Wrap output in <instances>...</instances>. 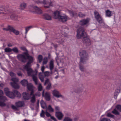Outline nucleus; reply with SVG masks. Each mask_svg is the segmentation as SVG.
Wrapping results in <instances>:
<instances>
[{"label":"nucleus","instance_id":"1","mask_svg":"<svg viewBox=\"0 0 121 121\" xmlns=\"http://www.w3.org/2000/svg\"><path fill=\"white\" fill-rule=\"evenodd\" d=\"M18 59L22 62H25L27 59L29 60L26 65L24 67V69L26 70L28 75L32 76L33 81L36 85L38 84V78L36 76L37 73L33 71L30 68L31 63L33 61V57L29 55L28 52H26L23 53L22 54H18L17 56Z\"/></svg>","mask_w":121,"mask_h":121},{"label":"nucleus","instance_id":"2","mask_svg":"<svg viewBox=\"0 0 121 121\" xmlns=\"http://www.w3.org/2000/svg\"><path fill=\"white\" fill-rule=\"evenodd\" d=\"M79 55L80 56V64L82 63H84L87 60L88 54L85 51L81 50L79 52Z\"/></svg>","mask_w":121,"mask_h":121},{"label":"nucleus","instance_id":"3","mask_svg":"<svg viewBox=\"0 0 121 121\" xmlns=\"http://www.w3.org/2000/svg\"><path fill=\"white\" fill-rule=\"evenodd\" d=\"M77 37L78 39H82L86 36L87 35L85 31V29L83 27L78 29L77 30Z\"/></svg>","mask_w":121,"mask_h":121},{"label":"nucleus","instance_id":"4","mask_svg":"<svg viewBox=\"0 0 121 121\" xmlns=\"http://www.w3.org/2000/svg\"><path fill=\"white\" fill-rule=\"evenodd\" d=\"M17 95V97L19 98L21 96V95L17 91L13 90V92H10L7 95V96L11 99H14L15 95Z\"/></svg>","mask_w":121,"mask_h":121},{"label":"nucleus","instance_id":"5","mask_svg":"<svg viewBox=\"0 0 121 121\" xmlns=\"http://www.w3.org/2000/svg\"><path fill=\"white\" fill-rule=\"evenodd\" d=\"M95 17L97 21L99 23L101 24L103 22V21L101 16L97 11L94 12Z\"/></svg>","mask_w":121,"mask_h":121},{"label":"nucleus","instance_id":"6","mask_svg":"<svg viewBox=\"0 0 121 121\" xmlns=\"http://www.w3.org/2000/svg\"><path fill=\"white\" fill-rule=\"evenodd\" d=\"M11 80L13 82H11L10 84L15 89H18L19 88V86L18 84L16 83L18 81V79L17 78H12Z\"/></svg>","mask_w":121,"mask_h":121},{"label":"nucleus","instance_id":"7","mask_svg":"<svg viewBox=\"0 0 121 121\" xmlns=\"http://www.w3.org/2000/svg\"><path fill=\"white\" fill-rule=\"evenodd\" d=\"M3 94V92L2 91L0 90V100L3 101V102L0 101V106L3 107L5 106L6 104L4 102L7 100L6 97L2 96Z\"/></svg>","mask_w":121,"mask_h":121},{"label":"nucleus","instance_id":"8","mask_svg":"<svg viewBox=\"0 0 121 121\" xmlns=\"http://www.w3.org/2000/svg\"><path fill=\"white\" fill-rule=\"evenodd\" d=\"M42 3L44 5V7L45 8H49L50 6L52 5V3L51 0H43Z\"/></svg>","mask_w":121,"mask_h":121},{"label":"nucleus","instance_id":"9","mask_svg":"<svg viewBox=\"0 0 121 121\" xmlns=\"http://www.w3.org/2000/svg\"><path fill=\"white\" fill-rule=\"evenodd\" d=\"M44 91L43 90L42 93V95L43 96H44L46 100L47 101H49L50 99V95L49 93L48 92H46L44 95Z\"/></svg>","mask_w":121,"mask_h":121},{"label":"nucleus","instance_id":"10","mask_svg":"<svg viewBox=\"0 0 121 121\" xmlns=\"http://www.w3.org/2000/svg\"><path fill=\"white\" fill-rule=\"evenodd\" d=\"M52 94L54 96L57 98L61 97L63 98L64 97L61 95L59 92L56 90H54L52 91Z\"/></svg>","mask_w":121,"mask_h":121},{"label":"nucleus","instance_id":"11","mask_svg":"<svg viewBox=\"0 0 121 121\" xmlns=\"http://www.w3.org/2000/svg\"><path fill=\"white\" fill-rule=\"evenodd\" d=\"M82 39L83 43L86 45L88 46L90 45V40L87 37V35L86 37H84Z\"/></svg>","mask_w":121,"mask_h":121},{"label":"nucleus","instance_id":"12","mask_svg":"<svg viewBox=\"0 0 121 121\" xmlns=\"http://www.w3.org/2000/svg\"><path fill=\"white\" fill-rule=\"evenodd\" d=\"M55 115L59 120H61L64 116V115L62 113L60 112H56Z\"/></svg>","mask_w":121,"mask_h":121},{"label":"nucleus","instance_id":"13","mask_svg":"<svg viewBox=\"0 0 121 121\" xmlns=\"http://www.w3.org/2000/svg\"><path fill=\"white\" fill-rule=\"evenodd\" d=\"M7 30H10L11 31L13 32L16 35H18L19 34V31L14 29L13 27L10 26H8V28Z\"/></svg>","mask_w":121,"mask_h":121},{"label":"nucleus","instance_id":"14","mask_svg":"<svg viewBox=\"0 0 121 121\" xmlns=\"http://www.w3.org/2000/svg\"><path fill=\"white\" fill-rule=\"evenodd\" d=\"M68 19V17L65 15L61 16L58 20L62 22H64L67 21Z\"/></svg>","mask_w":121,"mask_h":121},{"label":"nucleus","instance_id":"15","mask_svg":"<svg viewBox=\"0 0 121 121\" xmlns=\"http://www.w3.org/2000/svg\"><path fill=\"white\" fill-rule=\"evenodd\" d=\"M89 20L90 19L88 18L82 20L80 21V24L82 25H86L89 22Z\"/></svg>","mask_w":121,"mask_h":121},{"label":"nucleus","instance_id":"16","mask_svg":"<svg viewBox=\"0 0 121 121\" xmlns=\"http://www.w3.org/2000/svg\"><path fill=\"white\" fill-rule=\"evenodd\" d=\"M60 12L58 11H56L54 13V17L55 19H59L61 15L60 14Z\"/></svg>","mask_w":121,"mask_h":121},{"label":"nucleus","instance_id":"17","mask_svg":"<svg viewBox=\"0 0 121 121\" xmlns=\"http://www.w3.org/2000/svg\"><path fill=\"white\" fill-rule=\"evenodd\" d=\"M8 11L6 9H4L3 8H0V13L2 14L5 15L8 14Z\"/></svg>","mask_w":121,"mask_h":121},{"label":"nucleus","instance_id":"18","mask_svg":"<svg viewBox=\"0 0 121 121\" xmlns=\"http://www.w3.org/2000/svg\"><path fill=\"white\" fill-rule=\"evenodd\" d=\"M23 99L26 100H29L30 98V97L28 93L26 92L23 93L22 94Z\"/></svg>","mask_w":121,"mask_h":121},{"label":"nucleus","instance_id":"19","mask_svg":"<svg viewBox=\"0 0 121 121\" xmlns=\"http://www.w3.org/2000/svg\"><path fill=\"white\" fill-rule=\"evenodd\" d=\"M43 17L45 19L47 20H50L52 19L51 16L49 15L46 14L44 15Z\"/></svg>","mask_w":121,"mask_h":121},{"label":"nucleus","instance_id":"20","mask_svg":"<svg viewBox=\"0 0 121 121\" xmlns=\"http://www.w3.org/2000/svg\"><path fill=\"white\" fill-rule=\"evenodd\" d=\"M17 106L18 107H21L24 106V104L23 101H19L16 103Z\"/></svg>","mask_w":121,"mask_h":121},{"label":"nucleus","instance_id":"21","mask_svg":"<svg viewBox=\"0 0 121 121\" xmlns=\"http://www.w3.org/2000/svg\"><path fill=\"white\" fill-rule=\"evenodd\" d=\"M21 83L22 85L24 86H27L28 84L27 81L25 79L22 80L21 82Z\"/></svg>","mask_w":121,"mask_h":121},{"label":"nucleus","instance_id":"22","mask_svg":"<svg viewBox=\"0 0 121 121\" xmlns=\"http://www.w3.org/2000/svg\"><path fill=\"white\" fill-rule=\"evenodd\" d=\"M34 9L35 10L36 12L38 14H40L42 13V11L37 6H35Z\"/></svg>","mask_w":121,"mask_h":121},{"label":"nucleus","instance_id":"23","mask_svg":"<svg viewBox=\"0 0 121 121\" xmlns=\"http://www.w3.org/2000/svg\"><path fill=\"white\" fill-rule=\"evenodd\" d=\"M49 67L51 71V73L52 74V70L54 68L53 62L52 60H51L50 61L49 64Z\"/></svg>","mask_w":121,"mask_h":121},{"label":"nucleus","instance_id":"24","mask_svg":"<svg viewBox=\"0 0 121 121\" xmlns=\"http://www.w3.org/2000/svg\"><path fill=\"white\" fill-rule=\"evenodd\" d=\"M27 87L28 89L29 90H33L34 86L30 83H28L27 85Z\"/></svg>","mask_w":121,"mask_h":121},{"label":"nucleus","instance_id":"25","mask_svg":"<svg viewBox=\"0 0 121 121\" xmlns=\"http://www.w3.org/2000/svg\"><path fill=\"white\" fill-rule=\"evenodd\" d=\"M39 77L42 82H44V77L41 73H40L39 74Z\"/></svg>","mask_w":121,"mask_h":121},{"label":"nucleus","instance_id":"26","mask_svg":"<svg viewBox=\"0 0 121 121\" xmlns=\"http://www.w3.org/2000/svg\"><path fill=\"white\" fill-rule=\"evenodd\" d=\"M36 95H37L36 94H35V95H33V96L31 97V102L34 103L36 101L35 96Z\"/></svg>","mask_w":121,"mask_h":121},{"label":"nucleus","instance_id":"27","mask_svg":"<svg viewBox=\"0 0 121 121\" xmlns=\"http://www.w3.org/2000/svg\"><path fill=\"white\" fill-rule=\"evenodd\" d=\"M112 12L109 10H107L106 11V15L108 17H111L112 15L111 14Z\"/></svg>","mask_w":121,"mask_h":121},{"label":"nucleus","instance_id":"28","mask_svg":"<svg viewBox=\"0 0 121 121\" xmlns=\"http://www.w3.org/2000/svg\"><path fill=\"white\" fill-rule=\"evenodd\" d=\"M26 6V4L24 3H21L20 5V9H25Z\"/></svg>","mask_w":121,"mask_h":121},{"label":"nucleus","instance_id":"29","mask_svg":"<svg viewBox=\"0 0 121 121\" xmlns=\"http://www.w3.org/2000/svg\"><path fill=\"white\" fill-rule=\"evenodd\" d=\"M48 111L50 112H53L54 111V109L52 108L51 105L48 106L47 109V111Z\"/></svg>","mask_w":121,"mask_h":121},{"label":"nucleus","instance_id":"30","mask_svg":"<svg viewBox=\"0 0 121 121\" xmlns=\"http://www.w3.org/2000/svg\"><path fill=\"white\" fill-rule=\"evenodd\" d=\"M40 104L41 107L43 108H44L46 107V104L43 100H41Z\"/></svg>","mask_w":121,"mask_h":121},{"label":"nucleus","instance_id":"31","mask_svg":"<svg viewBox=\"0 0 121 121\" xmlns=\"http://www.w3.org/2000/svg\"><path fill=\"white\" fill-rule=\"evenodd\" d=\"M4 52H10L12 51V49L9 48H6L4 49Z\"/></svg>","mask_w":121,"mask_h":121},{"label":"nucleus","instance_id":"32","mask_svg":"<svg viewBox=\"0 0 121 121\" xmlns=\"http://www.w3.org/2000/svg\"><path fill=\"white\" fill-rule=\"evenodd\" d=\"M4 92L5 93L6 95L7 96L10 92L9 88L7 87H6L4 88Z\"/></svg>","mask_w":121,"mask_h":121},{"label":"nucleus","instance_id":"33","mask_svg":"<svg viewBox=\"0 0 121 121\" xmlns=\"http://www.w3.org/2000/svg\"><path fill=\"white\" fill-rule=\"evenodd\" d=\"M112 112L115 115H119V112L116 109H114L113 110Z\"/></svg>","mask_w":121,"mask_h":121},{"label":"nucleus","instance_id":"34","mask_svg":"<svg viewBox=\"0 0 121 121\" xmlns=\"http://www.w3.org/2000/svg\"><path fill=\"white\" fill-rule=\"evenodd\" d=\"M64 121H72V119L68 117H65L63 120Z\"/></svg>","mask_w":121,"mask_h":121},{"label":"nucleus","instance_id":"35","mask_svg":"<svg viewBox=\"0 0 121 121\" xmlns=\"http://www.w3.org/2000/svg\"><path fill=\"white\" fill-rule=\"evenodd\" d=\"M48 62V58L47 57L44 58L43 62V65L46 64Z\"/></svg>","mask_w":121,"mask_h":121},{"label":"nucleus","instance_id":"36","mask_svg":"<svg viewBox=\"0 0 121 121\" xmlns=\"http://www.w3.org/2000/svg\"><path fill=\"white\" fill-rule=\"evenodd\" d=\"M38 59L39 63H40L42 60L43 56L42 55H39L38 56Z\"/></svg>","mask_w":121,"mask_h":121},{"label":"nucleus","instance_id":"37","mask_svg":"<svg viewBox=\"0 0 121 121\" xmlns=\"http://www.w3.org/2000/svg\"><path fill=\"white\" fill-rule=\"evenodd\" d=\"M12 49V51H13V52L16 53H17L18 52V50L17 47H15Z\"/></svg>","mask_w":121,"mask_h":121},{"label":"nucleus","instance_id":"38","mask_svg":"<svg viewBox=\"0 0 121 121\" xmlns=\"http://www.w3.org/2000/svg\"><path fill=\"white\" fill-rule=\"evenodd\" d=\"M42 88L41 84L40 83L39 84L38 87V91H41L42 90Z\"/></svg>","mask_w":121,"mask_h":121},{"label":"nucleus","instance_id":"39","mask_svg":"<svg viewBox=\"0 0 121 121\" xmlns=\"http://www.w3.org/2000/svg\"><path fill=\"white\" fill-rule=\"evenodd\" d=\"M79 68L80 70L82 71H85V69L83 66L80 64L79 66Z\"/></svg>","mask_w":121,"mask_h":121},{"label":"nucleus","instance_id":"40","mask_svg":"<svg viewBox=\"0 0 121 121\" xmlns=\"http://www.w3.org/2000/svg\"><path fill=\"white\" fill-rule=\"evenodd\" d=\"M45 114V112H44L43 110H42L40 114L41 117H45L44 114Z\"/></svg>","mask_w":121,"mask_h":121},{"label":"nucleus","instance_id":"41","mask_svg":"<svg viewBox=\"0 0 121 121\" xmlns=\"http://www.w3.org/2000/svg\"><path fill=\"white\" fill-rule=\"evenodd\" d=\"M78 15L79 17H84L85 16L84 14H83L81 12L79 13Z\"/></svg>","mask_w":121,"mask_h":121},{"label":"nucleus","instance_id":"42","mask_svg":"<svg viewBox=\"0 0 121 121\" xmlns=\"http://www.w3.org/2000/svg\"><path fill=\"white\" fill-rule=\"evenodd\" d=\"M17 17V16L14 14H12L11 16V18L13 20H14Z\"/></svg>","mask_w":121,"mask_h":121},{"label":"nucleus","instance_id":"43","mask_svg":"<svg viewBox=\"0 0 121 121\" xmlns=\"http://www.w3.org/2000/svg\"><path fill=\"white\" fill-rule=\"evenodd\" d=\"M70 13L71 14V15L72 16H73L74 15H76L77 13L75 12H74L72 11H71L70 12Z\"/></svg>","mask_w":121,"mask_h":121},{"label":"nucleus","instance_id":"44","mask_svg":"<svg viewBox=\"0 0 121 121\" xmlns=\"http://www.w3.org/2000/svg\"><path fill=\"white\" fill-rule=\"evenodd\" d=\"M100 121H111V120L109 119L106 118H104L100 120Z\"/></svg>","mask_w":121,"mask_h":121},{"label":"nucleus","instance_id":"45","mask_svg":"<svg viewBox=\"0 0 121 121\" xmlns=\"http://www.w3.org/2000/svg\"><path fill=\"white\" fill-rule=\"evenodd\" d=\"M51 88V84L50 82H49L47 86L46 87V89L49 90Z\"/></svg>","mask_w":121,"mask_h":121},{"label":"nucleus","instance_id":"46","mask_svg":"<svg viewBox=\"0 0 121 121\" xmlns=\"http://www.w3.org/2000/svg\"><path fill=\"white\" fill-rule=\"evenodd\" d=\"M107 116L108 117L112 118H113L114 117V115H112L110 113H108L107 114Z\"/></svg>","mask_w":121,"mask_h":121},{"label":"nucleus","instance_id":"47","mask_svg":"<svg viewBox=\"0 0 121 121\" xmlns=\"http://www.w3.org/2000/svg\"><path fill=\"white\" fill-rule=\"evenodd\" d=\"M10 76L12 77H14L16 75V74L14 73H13V72H11L10 73Z\"/></svg>","mask_w":121,"mask_h":121},{"label":"nucleus","instance_id":"48","mask_svg":"<svg viewBox=\"0 0 121 121\" xmlns=\"http://www.w3.org/2000/svg\"><path fill=\"white\" fill-rule=\"evenodd\" d=\"M116 108L119 110L120 111V112H121V105H117L116 106Z\"/></svg>","mask_w":121,"mask_h":121},{"label":"nucleus","instance_id":"49","mask_svg":"<svg viewBox=\"0 0 121 121\" xmlns=\"http://www.w3.org/2000/svg\"><path fill=\"white\" fill-rule=\"evenodd\" d=\"M43 73L45 76H48L49 75V73L48 71H46L45 72H44Z\"/></svg>","mask_w":121,"mask_h":121},{"label":"nucleus","instance_id":"50","mask_svg":"<svg viewBox=\"0 0 121 121\" xmlns=\"http://www.w3.org/2000/svg\"><path fill=\"white\" fill-rule=\"evenodd\" d=\"M45 114L46 115L47 117H48L52 116L47 111H46L45 112Z\"/></svg>","mask_w":121,"mask_h":121},{"label":"nucleus","instance_id":"51","mask_svg":"<svg viewBox=\"0 0 121 121\" xmlns=\"http://www.w3.org/2000/svg\"><path fill=\"white\" fill-rule=\"evenodd\" d=\"M49 82H49V80L48 79H47L46 80L44 84V85H45L47 84H48Z\"/></svg>","mask_w":121,"mask_h":121},{"label":"nucleus","instance_id":"52","mask_svg":"<svg viewBox=\"0 0 121 121\" xmlns=\"http://www.w3.org/2000/svg\"><path fill=\"white\" fill-rule=\"evenodd\" d=\"M55 110L56 111V112H59L60 110V108L58 106H56L55 107Z\"/></svg>","mask_w":121,"mask_h":121},{"label":"nucleus","instance_id":"53","mask_svg":"<svg viewBox=\"0 0 121 121\" xmlns=\"http://www.w3.org/2000/svg\"><path fill=\"white\" fill-rule=\"evenodd\" d=\"M12 108L13 109L15 110H17V108L16 106L14 105H12Z\"/></svg>","mask_w":121,"mask_h":121},{"label":"nucleus","instance_id":"54","mask_svg":"<svg viewBox=\"0 0 121 121\" xmlns=\"http://www.w3.org/2000/svg\"><path fill=\"white\" fill-rule=\"evenodd\" d=\"M17 75L19 76H22V74L21 72H17Z\"/></svg>","mask_w":121,"mask_h":121},{"label":"nucleus","instance_id":"55","mask_svg":"<svg viewBox=\"0 0 121 121\" xmlns=\"http://www.w3.org/2000/svg\"><path fill=\"white\" fill-rule=\"evenodd\" d=\"M31 91L30 93V95L31 96H33V95H35V94H33L34 93V91H33V90H30Z\"/></svg>","mask_w":121,"mask_h":121},{"label":"nucleus","instance_id":"56","mask_svg":"<svg viewBox=\"0 0 121 121\" xmlns=\"http://www.w3.org/2000/svg\"><path fill=\"white\" fill-rule=\"evenodd\" d=\"M51 118L54 121H57L56 119L53 116H51Z\"/></svg>","mask_w":121,"mask_h":121},{"label":"nucleus","instance_id":"57","mask_svg":"<svg viewBox=\"0 0 121 121\" xmlns=\"http://www.w3.org/2000/svg\"><path fill=\"white\" fill-rule=\"evenodd\" d=\"M44 69H45V67L43 66H42L41 67V70L42 71L43 73V72H44Z\"/></svg>","mask_w":121,"mask_h":121},{"label":"nucleus","instance_id":"58","mask_svg":"<svg viewBox=\"0 0 121 121\" xmlns=\"http://www.w3.org/2000/svg\"><path fill=\"white\" fill-rule=\"evenodd\" d=\"M21 49L23 50L24 51H27V50L26 48L24 47H22L21 48Z\"/></svg>","mask_w":121,"mask_h":121},{"label":"nucleus","instance_id":"59","mask_svg":"<svg viewBox=\"0 0 121 121\" xmlns=\"http://www.w3.org/2000/svg\"><path fill=\"white\" fill-rule=\"evenodd\" d=\"M121 91V90L120 89L118 88V87H117V89H116L115 91L118 92L120 93V91Z\"/></svg>","mask_w":121,"mask_h":121},{"label":"nucleus","instance_id":"60","mask_svg":"<svg viewBox=\"0 0 121 121\" xmlns=\"http://www.w3.org/2000/svg\"><path fill=\"white\" fill-rule=\"evenodd\" d=\"M7 46L8 47H11L13 46V45L11 43H9L7 44Z\"/></svg>","mask_w":121,"mask_h":121},{"label":"nucleus","instance_id":"61","mask_svg":"<svg viewBox=\"0 0 121 121\" xmlns=\"http://www.w3.org/2000/svg\"><path fill=\"white\" fill-rule=\"evenodd\" d=\"M29 29H28V28L27 27H26V31L25 32L26 34L28 31L29 30Z\"/></svg>","mask_w":121,"mask_h":121},{"label":"nucleus","instance_id":"62","mask_svg":"<svg viewBox=\"0 0 121 121\" xmlns=\"http://www.w3.org/2000/svg\"><path fill=\"white\" fill-rule=\"evenodd\" d=\"M78 119V117H75L74 118V120L75 121H76Z\"/></svg>","mask_w":121,"mask_h":121},{"label":"nucleus","instance_id":"63","mask_svg":"<svg viewBox=\"0 0 121 121\" xmlns=\"http://www.w3.org/2000/svg\"><path fill=\"white\" fill-rule=\"evenodd\" d=\"M35 94H36L37 95H36L37 96H40V94L39 92H38V93H36Z\"/></svg>","mask_w":121,"mask_h":121},{"label":"nucleus","instance_id":"64","mask_svg":"<svg viewBox=\"0 0 121 121\" xmlns=\"http://www.w3.org/2000/svg\"><path fill=\"white\" fill-rule=\"evenodd\" d=\"M118 93H117L116 92H115L114 94V95L115 96H117L118 95Z\"/></svg>","mask_w":121,"mask_h":121}]
</instances>
